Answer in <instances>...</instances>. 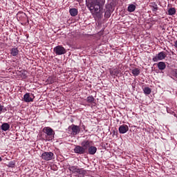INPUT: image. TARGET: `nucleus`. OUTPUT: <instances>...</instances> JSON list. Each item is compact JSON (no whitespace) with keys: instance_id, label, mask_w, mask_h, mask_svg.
Here are the masks:
<instances>
[{"instance_id":"16","label":"nucleus","mask_w":177,"mask_h":177,"mask_svg":"<svg viewBox=\"0 0 177 177\" xmlns=\"http://www.w3.org/2000/svg\"><path fill=\"white\" fill-rule=\"evenodd\" d=\"M131 74H133L134 77H138V75L140 74V69L138 68H133V70H131Z\"/></svg>"},{"instance_id":"17","label":"nucleus","mask_w":177,"mask_h":177,"mask_svg":"<svg viewBox=\"0 0 177 177\" xmlns=\"http://www.w3.org/2000/svg\"><path fill=\"white\" fill-rule=\"evenodd\" d=\"M96 151H97V148H96V147L91 146L88 148L89 154L93 155L96 153Z\"/></svg>"},{"instance_id":"3","label":"nucleus","mask_w":177,"mask_h":177,"mask_svg":"<svg viewBox=\"0 0 177 177\" xmlns=\"http://www.w3.org/2000/svg\"><path fill=\"white\" fill-rule=\"evenodd\" d=\"M69 171L73 174H78L79 175H86V171L84 169H80L78 167L71 166L68 167Z\"/></svg>"},{"instance_id":"26","label":"nucleus","mask_w":177,"mask_h":177,"mask_svg":"<svg viewBox=\"0 0 177 177\" xmlns=\"http://www.w3.org/2000/svg\"><path fill=\"white\" fill-rule=\"evenodd\" d=\"M7 167L13 168V167H15V162H13V161L10 162L7 165Z\"/></svg>"},{"instance_id":"23","label":"nucleus","mask_w":177,"mask_h":177,"mask_svg":"<svg viewBox=\"0 0 177 177\" xmlns=\"http://www.w3.org/2000/svg\"><path fill=\"white\" fill-rule=\"evenodd\" d=\"M6 111H8L6 107L0 104V114H2V113H6Z\"/></svg>"},{"instance_id":"12","label":"nucleus","mask_w":177,"mask_h":177,"mask_svg":"<svg viewBox=\"0 0 177 177\" xmlns=\"http://www.w3.org/2000/svg\"><path fill=\"white\" fill-rule=\"evenodd\" d=\"M110 8H111V6L110 5H107L106 6V10L105 11V13H104V17L106 19H109L110 16H111V10H110Z\"/></svg>"},{"instance_id":"28","label":"nucleus","mask_w":177,"mask_h":177,"mask_svg":"<svg viewBox=\"0 0 177 177\" xmlns=\"http://www.w3.org/2000/svg\"><path fill=\"white\" fill-rule=\"evenodd\" d=\"M1 161H2V158H1V156H0V162H1Z\"/></svg>"},{"instance_id":"6","label":"nucleus","mask_w":177,"mask_h":177,"mask_svg":"<svg viewBox=\"0 0 177 177\" xmlns=\"http://www.w3.org/2000/svg\"><path fill=\"white\" fill-rule=\"evenodd\" d=\"M54 154L53 152H44L41 154L42 160L44 161H50L53 157Z\"/></svg>"},{"instance_id":"15","label":"nucleus","mask_w":177,"mask_h":177,"mask_svg":"<svg viewBox=\"0 0 177 177\" xmlns=\"http://www.w3.org/2000/svg\"><path fill=\"white\" fill-rule=\"evenodd\" d=\"M167 67V65L165 64V62H160L158 64V68L159 70H165V68Z\"/></svg>"},{"instance_id":"24","label":"nucleus","mask_w":177,"mask_h":177,"mask_svg":"<svg viewBox=\"0 0 177 177\" xmlns=\"http://www.w3.org/2000/svg\"><path fill=\"white\" fill-rule=\"evenodd\" d=\"M151 8L153 12H157V10H158V7L157 6V4H156L155 6H151Z\"/></svg>"},{"instance_id":"8","label":"nucleus","mask_w":177,"mask_h":177,"mask_svg":"<svg viewBox=\"0 0 177 177\" xmlns=\"http://www.w3.org/2000/svg\"><path fill=\"white\" fill-rule=\"evenodd\" d=\"M24 100L26 102V103H30V102H33L34 100V95L30 94V93H27L24 95Z\"/></svg>"},{"instance_id":"19","label":"nucleus","mask_w":177,"mask_h":177,"mask_svg":"<svg viewBox=\"0 0 177 177\" xmlns=\"http://www.w3.org/2000/svg\"><path fill=\"white\" fill-rule=\"evenodd\" d=\"M175 13H176V10L175 8H171L168 10V15H169V16H174Z\"/></svg>"},{"instance_id":"21","label":"nucleus","mask_w":177,"mask_h":177,"mask_svg":"<svg viewBox=\"0 0 177 177\" xmlns=\"http://www.w3.org/2000/svg\"><path fill=\"white\" fill-rule=\"evenodd\" d=\"M135 9H136V6L133 4L129 5L128 7V12H135Z\"/></svg>"},{"instance_id":"27","label":"nucleus","mask_w":177,"mask_h":177,"mask_svg":"<svg viewBox=\"0 0 177 177\" xmlns=\"http://www.w3.org/2000/svg\"><path fill=\"white\" fill-rule=\"evenodd\" d=\"M174 46H175L176 48H177V41H176L174 42Z\"/></svg>"},{"instance_id":"25","label":"nucleus","mask_w":177,"mask_h":177,"mask_svg":"<svg viewBox=\"0 0 177 177\" xmlns=\"http://www.w3.org/2000/svg\"><path fill=\"white\" fill-rule=\"evenodd\" d=\"M171 75L177 78V69H174L171 71Z\"/></svg>"},{"instance_id":"29","label":"nucleus","mask_w":177,"mask_h":177,"mask_svg":"<svg viewBox=\"0 0 177 177\" xmlns=\"http://www.w3.org/2000/svg\"><path fill=\"white\" fill-rule=\"evenodd\" d=\"M83 129H85V126H83Z\"/></svg>"},{"instance_id":"7","label":"nucleus","mask_w":177,"mask_h":177,"mask_svg":"<svg viewBox=\"0 0 177 177\" xmlns=\"http://www.w3.org/2000/svg\"><path fill=\"white\" fill-rule=\"evenodd\" d=\"M167 57V53L164 51L159 53L155 57L153 58V62H158V60H164Z\"/></svg>"},{"instance_id":"20","label":"nucleus","mask_w":177,"mask_h":177,"mask_svg":"<svg viewBox=\"0 0 177 177\" xmlns=\"http://www.w3.org/2000/svg\"><path fill=\"white\" fill-rule=\"evenodd\" d=\"M143 91L145 95H150L151 93V88H150L149 87H145L143 88Z\"/></svg>"},{"instance_id":"4","label":"nucleus","mask_w":177,"mask_h":177,"mask_svg":"<svg viewBox=\"0 0 177 177\" xmlns=\"http://www.w3.org/2000/svg\"><path fill=\"white\" fill-rule=\"evenodd\" d=\"M53 52L57 55H64L66 52V48L63 47L62 46H57L53 48Z\"/></svg>"},{"instance_id":"5","label":"nucleus","mask_w":177,"mask_h":177,"mask_svg":"<svg viewBox=\"0 0 177 177\" xmlns=\"http://www.w3.org/2000/svg\"><path fill=\"white\" fill-rule=\"evenodd\" d=\"M43 131L47 136L50 137V138L46 139V140H52V136H53L55 135V131L50 127H44L43 129Z\"/></svg>"},{"instance_id":"2","label":"nucleus","mask_w":177,"mask_h":177,"mask_svg":"<svg viewBox=\"0 0 177 177\" xmlns=\"http://www.w3.org/2000/svg\"><path fill=\"white\" fill-rule=\"evenodd\" d=\"M68 133L72 135V136H77L80 132H81V127L75 124H72L68 128Z\"/></svg>"},{"instance_id":"13","label":"nucleus","mask_w":177,"mask_h":177,"mask_svg":"<svg viewBox=\"0 0 177 177\" xmlns=\"http://www.w3.org/2000/svg\"><path fill=\"white\" fill-rule=\"evenodd\" d=\"M69 12H70L71 16L75 17V16H77V15H78V10H77L76 8H71V9H70Z\"/></svg>"},{"instance_id":"9","label":"nucleus","mask_w":177,"mask_h":177,"mask_svg":"<svg viewBox=\"0 0 177 177\" xmlns=\"http://www.w3.org/2000/svg\"><path fill=\"white\" fill-rule=\"evenodd\" d=\"M75 153L77 154H84L85 153V149L82 147V146L77 145L74 149Z\"/></svg>"},{"instance_id":"18","label":"nucleus","mask_w":177,"mask_h":177,"mask_svg":"<svg viewBox=\"0 0 177 177\" xmlns=\"http://www.w3.org/2000/svg\"><path fill=\"white\" fill-rule=\"evenodd\" d=\"M10 54L12 56H17L19 55V49L17 48H13L10 50Z\"/></svg>"},{"instance_id":"1","label":"nucleus","mask_w":177,"mask_h":177,"mask_svg":"<svg viewBox=\"0 0 177 177\" xmlns=\"http://www.w3.org/2000/svg\"><path fill=\"white\" fill-rule=\"evenodd\" d=\"M103 6H104V0H88L87 8L94 17L102 19L103 17Z\"/></svg>"},{"instance_id":"10","label":"nucleus","mask_w":177,"mask_h":177,"mask_svg":"<svg viewBox=\"0 0 177 177\" xmlns=\"http://www.w3.org/2000/svg\"><path fill=\"white\" fill-rule=\"evenodd\" d=\"M129 131V127L127 124H122L119 127L120 133H127Z\"/></svg>"},{"instance_id":"11","label":"nucleus","mask_w":177,"mask_h":177,"mask_svg":"<svg viewBox=\"0 0 177 177\" xmlns=\"http://www.w3.org/2000/svg\"><path fill=\"white\" fill-rule=\"evenodd\" d=\"M91 143H92V141L84 140L82 142V147L84 149V151L87 150L91 147Z\"/></svg>"},{"instance_id":"14","label":"nucleus","mask_w":177,"mask_h":177,"mask_svg":"<svg viewBox=\"0 0 177 177\" xmlns=\"http://www.w3.org/2000/svg\"><path fill=\"white\" fill-rule=\"evenodd\" d=\"M1 128L2 131H4L5 132H6V131H9V128H10V124L8 123H3V124H1Z\"/></svg>"},{"instance_id":"22","label":"nucleus","mask_w":177,"mask_h":177,"mask_svg":"<svg viewBox=\"0 0 177 177\" xmlns=\"http://www.w3.org/2000/svg\"><path fill=\"white\" fill-rule=\"evenodd\" d=\"M86 102L87 103H93L95 102V98L92 95L88 96L86 98Z\"/></svg>"}]
</instances>
